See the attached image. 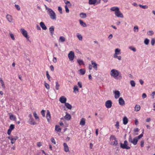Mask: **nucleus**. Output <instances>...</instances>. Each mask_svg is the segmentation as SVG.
I'll use <instances>...</instances> for the list:
<instances>
[{"instance_id":"0eeeda50","label":"nucleus","mask_w":155,"mask_h":155,"mask_svg":"<svg viewBox=\"0 0 155 155\" xmlns=\"http://www.w3.org/2000/svg\"><path fill=\"white\" fill-rule=\"evenodd\" d=\"M115 15L117 17L123 18L124 17L123 14L120 12L119 9L115 12Z\"/></svg>"},{"instance_id":"b1692460","label":"nucleus","mask_w":155,"mask_h":155,"mask_svg":"<svg viewBox=\"0 0 155 155\" xmlns=\"http://www.w3.org/2000/svg\"><path fill=\"white\" fill-rule=\"evenodd\" d=\"M80 16L81 18H86L87 17L86 14L83 12L81 13L80 14Z\"/></svg>"},{"instance_id":"393cba45","label":"nucleus","mask_w":155,"mask_h":155,"mask_svg":"<svg viewBox=\"0 0 155 155\" xmlns=\"http://www.w3.org/2000/svg\"><path fill=\"white\" fill-rule=\"evenodd\" d=\"M119 9L118 7H113L110 8V10L112 11H115V12L117 11Z\"/></svg>"},{"instance_id":"a18cd8bd","label":"nucleus","mask_w":155,"mask_h":155,"mask_svg":"<svg viewBox=\"0 0 155 155\" xmlns=\"http://www.w3.org/2000/svg\"><path fill=\"white\" fill-rule=\"evenodd\" d=\"M149 40L147 38H146L144 41V43L146 45H148L149 44Z\"/></svg>"},{"instance_id":"7c9ffc66","label":"nucleus","mask_w":155,"mask_h":155,"mask_svg":"<svg viewBox=\"0 0 155 155\" xmlns=\"http://www.w3.org/2000/svg\"><path fill=\"white\" fill-rule=\"evenodd\" d=\"M9 118L10 120L14 121L16 119V117L12 114H10Z\"/></svg>"},{"instance_id":"603ef678","label":"nucleus","mask_w":155,"mask_h":155,"mask_svg":"<svg viewBox=\"0 0 155 155\" xmlns=\"http://www.w3.org/2000/svg\"><path fill=\"white\" fill-rule=\"evenodd\" d=\"M153 34L154 33L152 31H150L147 33V34L149 35H151Z\"/></svg>"},{"instance_id":"473e14b6","label":"nucleus","mask_w":155,"mask_h":155,"mask_svg":"<svg viewBox=\"0 0 155 155\" xmlns=\"http://www.w3.org/2000/svg\"><path fill=\"white\" fill-rule=\"evenodd\" d=\"M74 92L75 93H77L78 92V89L77 86H75L73 88Z\"/></svg>"},{"instance_id":"4d7b16f0","label":"nucleus","mask_w":155,"mask_h":155,"mask_svg":"<svg viewBox=\"0 0 155 155\" xmlns=\"http://www.w3.org/2000/svg\"><path fill=\"white\" fill-rule=\"evenodd\" d=\"M155 41L154 39L153 38L152 39L151 41V44L152 45H153L155 44Z\"/></svg>"},{"instance_id":"e433bc0d","label":"nucleus","mask_w":155,"mask_h":155,"mask_svg":"<svg viewBox=\"0 0 155 155\" xmlns=\"http://www.w3.org/2000/svg\"><path fill=\"white\" fill-rule=\"evenodd\" d=\"M56 86L55 88L57 90H58L59 89V87L60 86V85L59 84L58 82L57 81L55 82Z\"/></svg>"},{"instance_id":"ea45409f","label":"nucleus","mask_w":155,"mask_h":155,"mask_svg":"<svg viewBox=\"0 0 155 155\" xmlns=\"http://www.w3.org/2000/svg\"><path fill=\"white\" fill-rule=\"evenodd\" d=\"M134 30L135 32H138V28L137 26H135L134 27Z\"/></svg>"},{"instance_id":"f704fd0d","label":"nucleus","mask_w":155,"mask_h":155,"mask_svg":"<svg viewBox=\"0 0 155 155\" xmlns=\"http://www.w3.org/2000/svg\"><path fill=\"white\" fill-rule=\"evenodd\" d=\"M65 105L67 108L68 109H71L72 108V106L68 103H65Z\"/></svg>"},{"instance_id":"8fccbe9b","label":"nucleus","mask_w":155,"mask_h":155,"mask_svg":"<svg viewBox=\"0 0 155 155\" xmlns=\"http://www.w3.org/2000/svg\"><path fill=\"white\" fill-rule=\"evenodd\" d=\"M65 11H66V12L68 13H69V9L67 5H66L65 6Z\"/></svg>"},{"instance_id":"a211bd4d","label":"nucleus","mask_w":155,"mask_h":155,"mask_svg":"<svg viewBox=\"0 0 155 155\" xmlns=\"http://www.w3.org/2000/svg\"><path fill=\"white\" fill-rule=\"evenodd\" d=\"M49 31L51 35H53L54 33V27L53 26H51L49 28Z\"/></svg>"},{"instance_id":"69168bd1","label":"nucleus","mask_w":155,"mask_h":155,"mask_svg":"<svg viewBox=\"0 0 155 155\" xmlns=\"http://www.w3.org/2000/svg\"><path fill=\"white\" fill-rule=\"evenodd\" d=\"M53 61L54 63H56L57 62V59L56 57H54L53 59Z\"/></svg>"},{"instance_id":"cd10ccee","label":"nucleus","mask_w":155,"mask_h":155,"mask_svg":"<svg viewBox=\"0 0 155 155\" xmlns=\"http://www.w3.org/2000/svg\"><path fill=\"white\" fill-rule=\"evenodd\" d=\"M115 94L114 97H119L120 96V92L118 91H116L114 92Z\"/></svg>"},{"instance_id":"de8ad7c7","label":"nucleus","mask_w":155,"mask_h":155,"mask_svg":"<svg viewBox=\"0 0 155 155\" xmlns=\"http://www.w3.org/2000/svg\"><path fill=\"white\" fill-rule=\"evenodd\" d=\"M45 111L44 110H42L41 111V114L43 117L45 116Z\"/></svg>"},{"instance_id":"4468645a","label":"nucleus","mask_w":155,"mask_h":155,"mask_svg":"<svg viewBox=\"0 0 155 155\" xmlns=\"http://www.w3.org/2000/svg\"><path fill=\"white\" fill-rule=\"evenodd\" d=\"M28 121L31 125H35L36 124V123L35 122L33 118H30Z\"/></svg>"},{"instance_id":"423d86ee","label":"nucleus","mask_w":155,"mask_h":155,"mask_svg":"<svg viewBox=\"0 0 155 155\" xmlns=\"http://www.w3.org/2000/svg\"><path fill=\"white\" fill-rule=\"evenodd\" d=\"M68 57L70 61L73 60L74 57V52L72 51H70L68 54Z\"/></svg>"},{"instance_id":"bb28decb","label":"nucleus","mask_w":155,"mask_h":155,"mask_svg":"<svg viewBox=\"0 0 155 155\" xmlns=\"http://www.w3.org/2000/svg\"><path fill=\"white\" fill-rule=\"evenodd\" d=\"M80 24L83 27H86L87 25L82 20H80L79 21Z\"/></svg>"},{"instance_id":"1a4fd4ad","label":"nucleus","mask_w":155,"mask_h":155,"mask_svg":"<svg viewBox=\"0 0 155 155\" xmlns=\"http://www.w3.org/2000/svg\"><path fill=\"white\" fill-rule=\"evenodd\" d=\"M21 31L24 36L26 38H28V34L27 31L23 28L21 29Z\"/></svg>"},{"instance_id":"c85d7f7f","label":"nucleus","mask_w":155,"mask_h":155,"mask_svg":"<svg viewBox=\"0 0 155 155\" xmlns=\"http://www.w3.org/2000/svg\"><path fill=\"white\" fill-rule=\"evenodd\" d=\"M140 106L138 105H136L134 107V110L136 111H138L140 109Z\"/></svg>"},{"instance_id":"c03bdc74","label":"nucleus","mask_w":155,"mask_h":155,"mask_svg":"<svg viewBox=\"0 0 155 155\" xmlns=\"http://www.w3.org/2000/svg\"><path fill=\"white\" fill-rule=\"evenodd\" d=\"M33 114H34V116L35 117L36 119V120L37 119H38V120L39 119V117L38 116V115L37 114H36V112H35L33 113Z\"/></svg>"},{"instance_id":"bf43d9fd","label":"nucleus","mask_w":155,"mask_h":155,"mask_svg":"<svg viewBox=\"0 0 155 155\" xmlns=\"http://www.w3.org/2000/svg\"><path fill=\"white\" fill-rule=\"evenodd\" d=\"M51 141L52 143H53L54 144H56V142L54 139L53 138H52L51 139Z\"/></svg>"},{"instance_id":"9b49d317","label":"nucleus","mask_w":155,"mask_h":155,"mask_svg":"<svg viewBox=\"0 0 155 155\" xmlns=\"http://www.w3.org/2000/svg\"><path fill=\"white\" fill-rule=\"evenodd\" d=\"M119 103L121 106H124L125 105V101L122 97H120L119 99Z\"/></svg>"},{"instance_id":"dca6fc26","label":"nucleus","mask_w":155,"mask_h":155,"mask_svg":"<svg viewBox=\"0 0 155 155\" xmlns=\"http://www.w3.org/2000/svg\"><path fill=\"white\" fill-rule=\"evenodd\" d=\"M66 115L64 117V118L67 120H70L71 117V115L67 112H66Z\"/></svg>"},{"instance_id":"39448f33","label":"nucleus","mask_w":155,"mask_h":155,"mask_svg":"<svg viewBox=\"0 0 155 155\" xmlns=\"http://www.w3.org/2000/svg\"><path fill=\"white\" fill-rule=\"evenodd\" d=\"M18 138L17 136H10L8 137V139L11 140L12 144L15 143V141L18 139Z\"/></svg>"},{"instance_id":"2f4dec72","label":"nucleus","mask_w":155,"mask_h":155,"mask_svg":"<svg viewBox=\"0 0 155 155\" xmlns=\"http://www.w3.org/2000/svg\"><path fill=\"white\" fill-rule=\"evenodd\" d=\"M97 2V0H89V4L90 5L94 4Z\"/></svg>"},{"instance_id":"e2e57ef3","label":"nucleus","mask_w":155,"mask_h":155,"mask_svg":"<svg viewBox=\"0 0 155 155\" xmlns=\"http://www.w3.org/2000/svg\"><path fill=\"white\" fill-rule=\"evenodd\" d=\"M143 136V134H140L139 136H138L137 137V139H138V140L140 139V138H141Z\"/></svg>"},{"instance_id":"f3484780","label":"nucleus","mask_w":155,"mask_h":155,"mask_svg":"<svg viewBox=\"0 0 155 155\" xmlns=\"http://www.w3.org/2000/svg\"><path fill=\"white\" fill-rule=\"evenodd\" d=\"M77 61L79 65L80 66L84 65V64L83 61L81 59H78Z\"/></svg>"},{"instance_id":"20e7f679","label":"nucleus","mask_w":155,"mask_h":155,"mask_svg":"<svg viewBox=\"0 0 155 155\" xmlns=\"http://www.w3.org/2000/svg\"><path fill=\"white\" fill-rule=\"evenodd\" d=\"M129 142L133 144L134 145H136L137 143L138 140L137 138V137L134 138L133 140H132L131 136L130 135L129 137Z\"/></svg>"},{"instance_id":"f03ea898","label":"nucleus","mask_w":155,"mask_h":155,"mask_svg":"<svg viewBox=\"0 0 155 155\" xmlns=\"http://www.w3.org/2000/svg\"><path fill=\"white\" fill-rule=\"evenodd\" d=\"M110 75L114 78H116L118 76L120 78H122V76L120 72L115 69H113L111 70L110 72Z\"/></svg>"},{"instance_id":"7ed1b4c3","label":"nucleus","mask_w":155,"mask_h":155,"mask_svg":"<svg viewBox=\"0 0 155 155\" xmlns=\"http://www.w3.org/2000/svg\"><path fill=\"white\" fill-rule=\"evenodd\" d=\"M128 143L127 140H125L124 142V143H120V147L123 149H130V147L128 146Z\"/></svg>"},{"instance_id":"f8f14e48","label":"nucleus","mask_w":155,"mask_h":155,"mask_svg":"<svg viewBox=\"0 0 155 155\" xmlns=\"http://www.w3.org/2000/svg\"><path fill=\"white\" fill-rule=\"evenodd\" d=\"M63 146L64 147V151L66 152H68L69 151V147L67 143H63Z\"/></svg>"},{"instance_id":"c756f323","label":"nucleus","mask_w":155,"mask_h":155,"mask_svg":"<svg viewBox=\"0 0 155 155\" xmlns=\"http://www.w3.org/2000/svg\"><path fill=\"white\" fill-rule=\"evenodd\" d=\"M76 35L77 37L80 41H82V36L79 33H77Z\"/></svg>"},{"instance_id":"4be33fe9","label":"nucleus","mask_w":155,"mask_h":155,"mask_svg":"<svg viewBox=\"0 0 155 155\" xmlns=\"http://www.w3.org/2000/svg\"><path fill=\"white\" fill-rule=\"evenodd\" d=\"M59 101L62 103H64L66 101V97H60Z\"/></svg>"},{"instance_id":"338daca9","label":"nucleus","mask_w":155,"mask_h":155,"mask_svg":"<svg viewBox=\"0 0 155 155\" xmlns=\"http://www.w3.org/2000/svg\"><path fill=\"white\" fill-rule=\"evenodd\" d=\"M144 142L143 141H141L140 145H141V147H143V144H144Z\"/></svg>"},{"instance_id":"09e8293b","label":"nucleus","mask_w":155,"mask_h":155,"mask_svg":"<svg viewBox=\"0 0 155 155\" xmlns=\"http://www.w3.org/2000/svg\"><path fill=\"white\" fill-rule=\"evenodd\" d=\"M115 127L116 128H117V129L119 128V122L118 121H117L116 122V124L115 125Z\"/></svg>"},{"instance_id":"9d476101","label":"nucleus","mask_w":155,"mask_h":155,"mask_svg":"<svg viewBox=\"0 0 155 155\" xmlns=\"http://www.w3.org/2000/svg\"><path fill=\"white\" fill-rule=\"evenodd\" d=\"M46 117L48 122H49L51 119V114L48 110H47Z\"/></svg>"},{"instance_id":"13d9d810","label":"nucleus","mask_w":155,"mask_h":155,"mask_svg":"<svg viewBox=\"0 0 155 155\" xmlns=\"http://www.w3.org/2000/svg\"><path fill=\"white\" fill-rule=\"evenodd\" d=\"M45 85L46 88L47 89H49V86L48 84L45 83Z\"/></svg>"},{"instance_id":"5fc2aeb1","label":"nucleus","mask_w":155,"mask_h":155,"mask_svg":"<svg viewBox=\"0 0 155 155\" xmlns=\"http://www.w3.org/2000/svg\"><path fill=\"white\" fill-rule=\"evenodd\" d=\"M118 143L117 140H116L114 141L113 145H114L115 146H116L118 145Z\"/></svg>"},{"instance_id":"052dcab7","label":"nucleus","mask_w":155,"mask_h":155,"mask_svg":"<svg viewBox=\"0 0 155 155\" xmlns=\"http://www.w3.org/2000/svg\"><path fill=\"white\" fill-rule=\"evenodd\" d=\"M78 86L80 87V88H82V83L80 82H78Z\"/></svg>"},{"instance_id":"412c9836","label":"nucleus","mask_w":155,"mask_h":155,"mask_svg":"<svg viewBox=\"0 0 155 155\" xmlns=\"http://www.w3.org/2000/svg\"><path fill=\"white\" fill-rule=\"evenodd\" d=\"M120 54V50L119 48H116L115 49V53L114 55Z\"/></svg>"},{"instance_id":"37998d69","label":"nucleus","mask_w":155,"mask_h":155,"mask_svg":"<svg viewBox=\"0 0 155 155\" xmlns=\"http://www.w3.org/2000/svg\"><path fill=\"white\" fill-rule=\"evenodd\" d=\"M129 49L133 51L134 52H135L136 51V48L132 46H130L129 47Z\"/></svg>"},{"instance_id":"680f3d73","label":"nucleus","mask_w":155,"mask_h":155,"mask_svg":"<svg viewBox=\"0 0 155 155\" xmlns=\"http://www.w3.org/2000/svg\"><path fill=\"white\" fill-rule=\"evenodd\" d=\"M10 36L11 38H12V39L13 40H15V38L14 37V35L12 33L10 34Z\"/></svg>"},{"instance_id":"0e129e2a","label":"nucleus","mask_w":155,"mask_h":155,"mask_svg":"<svg viewBox=\"0 0 155 155\" xmlns=\"http://www.w3.org/2000/svg\"><path fill=\"white\" fill-rule=\"evenodd\" d=\"M50 68L51 71H54V67L53 65H51L50 66Z\"/></svg>"},{"instance_id":"79ce46f5","label":"nucleus","mask_w":155,"mask_h":155,"mask_svg":"<svg viewBox=\"0 0 155 155\" xmlns=\"http://www.w3.org/2000/svg\"><path fill=\"white\" fill-rule=\"evenodd\" d=\"M139 5L140 7L142 8L143 9H146L148 8V6L146 5H141L139 4Z\"/></svg>"},{"instance_id":"5701e85b","label":"nucleus","mask_w":155,"mask_h":155,"mask_svg":"<svg viewBox=\"0 0 155 155\" xmlns=\"http://www.w3.org/2000/svg\"><path fill=\"white\" fill-rule=\"evenodd\" d=\"M128 122V119L126 117H125L123 118V124L124 125L126 124Z\"/></svg>"},{"instance_id":"6e6552de","label":"nucleus","mask_w":155,"mask_h":155,"mask_svg":"<svg viewBox=\"0 0 155 155\" xmlns=\"http://www.w3.org/2000/svg\"><path fill=\"white\" fill-rule=\"evenodd\" d=\"M112 102L110 100H108L105 103V106L107 108H110L112 106Z\"/></svg>"},{"instance_id":"c9c22d12","label":"nucleus","mask_w":155,"mask_h":155,"mask_svg":"<svg viewBox=\"0 0 155 155\" xmlns=\"http://www.w3.org/2000/svg\"><path fill=\"white\" fill-rule=\"evenodd\" d=\"M59 40L61 42H63L65 41V39L64 37L61 36L60 37Z\"/></svg>"},{"instance_id":"3c124183","label":"nucleus","mask_w":155,"mask_h":155,"mask_svg":"<svg viewBox=\"0 0 155 155\" xmlns=\"http://www.w3.org/2000/svg\"><path fill=\"white\" fill-rule=\"evenodd\" d=\"M46 76L47 77V78H48V80L49 81H50V79L51 77H50V76L49 74H48V71H46Z\"/></svg>"},{"instance_id":"58836bf2","label":"nucleus","mask_w":155,"mask_h":155,"mask_svg":"<svg viewBox=\"0 0 155 155\" xmlns=\"http://www.w3.org/2000/svg\"><path fill=\"white\" fill-rule=\"evenodd\" d=\"M61 128L59 127V126L56 125L55 127V130L57 131H59L61 130Z\"/></svg>"},{"instance_id":"f257e3e1","label":"nucleus","mask_w":155,"mask_h":155,"mask_svg":"<svg viewBox=\"0 0 155 155\" xmlns=\"http://www.w3.org/2000/svg\"><path fill=\"white\" fill-rule=\"evenodd\" d=\"M45 6L46 12L50 16L51 18L53 20H56V15L55 12L52 9L48 8L46 5H45Z\"/></svg>"},{"instance_id":"2eb2a0df","label":"nucleus","mask_w":155,"mask_h":155,"mask_svg":"<svg viewBox=\"0 0 155 155\" xmlns=\"http://www.w3.org/2000/svg\"><path fill=\"white\" fill-rule=\"evenodd\" d=\"M91 62V64L93 65V68L95 69V70H97V64L93 61H92Z\"/></svg>"},{"instance_id":"a19ab883","label":"nucleus","mask_w":155,"mask_h":155,"mask_svg":"<svg viewBox=\"0 0 155 155\" xmlns=\"http://www.w3.org/2000/svg\"><path fill=\"white\" fill-rule=\"evenodd\" d=\"M14 128H15L14 125L13 124H11L10 125V127H9V129H8L12 131V130H13L14 129Z\"/></svg>"},{"instance_id":"4c0bfd02","label":"nucleus","mask_w":155,"mask_h":155,"mask_svg":"<svg viewBox=\"0 0 155 155\" xmlns=\"http://www.w3.org/2000/svg\"><path fill=\"white\" fill-rule=\"evenodd\" d=\"M113 57L114 58L118 59L119 60H121V56H118L117 55H114Z\"/></svg>"},{"instance_id":"49530a36","label":"nucleus","mask_w":155,"mask_h":155,"mask_svg":"<svg viewBox=\"0 0 155 155\" xmlns=\"http://www.w3.org/2000/svg\"><path fill=\"white\" fill-rule=\"evenodd\" d=\"M110 139L111 140H116V138L114 135H111L110 137Z\"/></svg>"},{"instance_id":"6e6d98bb","label":"nucleus","mask_w":155,"mask_h":155,"mask_svg":"<svg viewBox=\"0 0 155 155\" xmlns=\"http://www.w3.org/2000/svg\"><path fill=\"white\" fill-rule=\"evenodd\" d=\"M15 6L17 10H18V11L20 10V7L18 5L15 4Z\"/></svg>"},{"instance_id":"774afa93","label":"nucleus","mask_w":155,"mask_h":155,"mask_svg":"<svg viewBox=\"0 0 155 155\" xmlns=\"http://www.w3.org/2000/svg\"><path fill=\"white\" fill-rule=\"evenodd\" d=\"M155 96V91L153 92L151 94V96L153 97Z\"/></svg>"},{"instance_id":"6ab92c4d","label":"nucleus","mask_w":155,"mask_h":155,"mask_svg":"<svg viewBox=\"0 0 155 155\" xmlns=\"http://www.w3.org/2000/svg\"><path fill=\"white\" fill-rule=\"evenodd\" d=\"M6 18L9 22H11L12 21V18L11 15L8 14L6 16Z\"/></svg>"},{"instance_id":"a878e982","label":"nucleus","mask_w":155,"mask_h":155,"mask_svg":"<svg viewBox=\"0 0 155 155\" xmlns=\"http://www.w3.org/2000/svg\"><path fill=\"white\" fill-rule=\"evenodd\" d=\"M80 74L81 75H84L86 71L84 69H81L79 70Z\"/></svg>"},{"instance_id":"ddd939ff","label":"nucleus","mask_w":155,"mask_h":155,"mask_svg":"<svg viewBox=\"0 0 155 155\" xmlns=\"http://www.w3.org/2000/svg\"><path fill=\"white\" fill-rule=\"evenodd\" d=\"M40 25L43 30H46L47 29V27L43 22H41L40 23Z\"/></svg>"},{"instance_id":"aec40b11","label":"nucleus","mask_w":155,"mask_h":155,"mask_svg":"<svg viewBox=\"0 0 155 155\" xmlns=\"http://www.w3.org/2000/svg\"><path fill=\"white\" fill-rule=\"evenodd\" d=\"M85 119L84 118H82L81 120L80 124L82 126H84L85 125Z\"/></svg>"},{"instance_id":"72a5a7b5","label":"nucleus","mask_w":155,"mask_h":155,"mask_svg":"<svg viewBox=\"0 0 155 155\" xmlns=\"http://www.w3.org/2000/svg\"><path fill=\"white\" fill-rule=\"evenodd\" d=\"M130 84L132 87H134L135 86L136 84L134 80L130 81Z\"/></svg>"},{"instance_id":"864d4df0","label":"nucleus","mask_w":155,"mask_h":155,"mask_svg":"<svg viewBox=\"0 0 155 155\" xmlns=\"http://www.w3.org/2000/svg\"><path fill=\"white\" fill-rule=\"evenodd\" d=\"M58 10L61 14H62V8L61 7H60V6L58 7Z\"/></svg>"}]
</instances>
